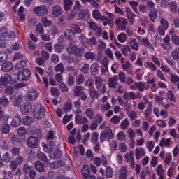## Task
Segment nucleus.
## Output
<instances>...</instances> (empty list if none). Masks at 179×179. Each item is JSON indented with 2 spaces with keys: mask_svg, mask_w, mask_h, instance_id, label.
Instances as JSON below:
<instances>
[{
  "mask_svg": "<svg viewBox=\"0 0 179 179\" xmlns=\"http://www.w3.org/2000/svg\"><path fill=\"white\" fill-rule=\"evenodd\" d=\"M33 170V167L31 166H30V164H26L24 165L23 167V173L24 174H27L29 173L30 171H31Z\"/></svg>",
  "mask_w": 179,
  "mask_h": 179,
  "instance_id": "61",
  "label": "nucleus"
},
{
  "mask_svg": "<svg viewBox=\"0 0 179 179\" xmlns=\"http://www.w3.org/2000/svg\"><path fill=\"white\" fill-rule=\"evenodd\" d=\"M31 75V71H30V70H29L28 69H25L23 70L22 73V72L18 73L17 78V80L20 81L29 80Z\"/></svg>",
  "mask_w": 179,
  "mask_h": 179,
  "instance_id": "6",
  "label": "nucleus"
},
{
  "mask_svg": "<svg viewBox=\"0 0 179 179\" xmlns=\"http://www.w3.org/2000/svg\"><path fill=\"white\" fill-rule=\"evenodd\" d=\"M118 82V79L115 77L110 78L108 80V87H115L117 86V83Z\"/></svg>",
  "mask_w": 179,
  "mask_h": 179,
  "instance_id": "38",
  "label": "nucleus"
},
{
  "mask_svg": "<svg viewBox=\"0 0 179 179\" xmlns=\"http://www.w3.org/2000/svg\"><path fill=\"white\" fill-rule=\"evenodd\" d=\"M0 106L8 107V106H9V99L5 96L0 98Z\"/></svg>",
  "mask_w": 179,
  "mask_h": 179,
  "instance_id": "49",
  "label": "nucleus"
},
{
  "mask_svg": "<svg viewBox=\"0 0 179 179\" xmlns=\"http://www.w3.org/2000/svg\"><path fill=\"white\" fill-rule=\"evenodd\" d=\"M0 82L3 86H8V85H15L16 80H12V76L6 74L0 78Z\"/></svg>",
  "mask_w": 179,
  "mask_h": 179,
  "instance_id": "8",
  "label": "nucleus"
},
{
  "mask_svg": "<svg viewBox=\"0 0 179 179\" xmlns=\"http://www.w3.org/2000/svg\"><path fill=\"white\" fill-rule=\"evenodd\" d=\"M53 146H55V143H54L52 141H48V145L43 147V150L45 152H51Z\"/></svg>",
  "mask_w": 179,
  "mask_h": 179,
  "instance_id": "39",
  "label": "nucleus"
},
{
  "mask_svg": "<svg viewBox=\"0 0 179 179\" xmlns=\"http://www.w3.org/2000/svg\"><path fill=\"white\" fill-rule=\"evenodd\" d=\"M27 143L29 148H31V149H36L38 146V138L34 136H30L27 140Z\"/></svg>",
  "mask_w": 179,
  "mask_h": 179,
  "instance_id": "11",
  "label": "nucleus"
},
{
  "mask_svg": "<svg viewBox=\"0 0 179 179\" xmlns=\"http://www.w3.org/2000/svg\"><path fill=\"white\" fill-rule=\"evenodd\" d=\"M33 115L36 120H41L45 115V108L44 106L38 104L33 109Z\"/></svg>",
  "mask_w": 179,
  "mask_h": 179,
  "instance_id": "1",
  "label": "nucleus"
},
{
  "mask_svg": "<svg viewBox=\"0 0 179 179\" xmlns=\"http://www.w3.org/2000/svg\"><path fill=\"white\" fill-rule=\"evenodd\" d=\"M121 51H122V54H123L124 57H128L129 54H131L132 52V50L131 49V47L128 45L122 48Z\"/></svg>",
  "mask_w": 179,
  "mask_h": 179,
  "instance_id": "43",
  "label": "nucleus"
},
{
  "mask_svg": "<svg viewBox=\"0 0 179 179\" xmlns=\"http://www.w3.org/2000/svg\"><path fill=\"white\" fill-rule=\"evenodd\" d=\"M171 139L166 138L164 137L162 138V139L160 140L159 146H160L161 148H169L171 145Z\"/></svg>",
  "mask_w": 179,
  "mask_h": 179,
  "instance_id": "21",
  "label": "nucleus"
},
{
  "mask_svg": "<svg viewBox=\"0 0 179 179\" xmlns=\"http://www.w3.org/2000/svg\"><path fill=\"white\" fill-rule=\"evenodd\" d=\"M32 107L31 103L29 102L24 103L20 106V111L22 114H29L31 111Z\"/></svg>",
  "mask_w": 179,
  "mask_h": 179,
  "instance_id": "14",
  "label": "nucleus"
},
{
  "mask_svg": "<svg viewBox=\"0 0 179 179\" xmlns=\"http://www.w3.org/2000/svg\"><path fill=\"white\" fill-rule=\"evenodd\" d=\"M114 138V134L113 130L110 128L106 129L104 131H102L100 134V142L103 143L106 141H110Z\"/></svg>",
  "mask_w": 179,
  "mask_h": 179,
  "instance_id": "3",
  "label": "nucleus"
},
{
  "mask_svg": "<svg viewBox=\"0 0 179 179\" xmlns=\"http://www.w3.org/2000/svg\"><path fill=\"white\" fill-rule=\"evenodd\" d=\"M92 16L95 20H100L101 22H103V20H108V17L101 15V13L97 9L93 10Z\"/></svg>",
  "mask_w": 179,
  "mask_h": 179,
  "instance_id": "13",
  "label": "nucleus"
},
{
  "mask_svg": "<svg viewBox=\"0 0 179 179\" xmlns=\"http://www.w3.org/2000/svg\"><path fill=\"white\" fill-rule=\"evenodd\" d=\"M144 115L147 120V121H152V106H150L148 108L145 112H144Z\"/></svg>",
  "mask_w": 179,
  "mask_h": 179,
  "instance_id": "36",
  "label": "nucleus"
},
{
  "mask_svg": "<svg viewBox=\"0 0 179 179\" xmlns=\"http://www.w3.org/2000/svg\"><path fill=\"white\" fill-rule=\"evenodd\" d=\"M127 175H128V171L127 170V166H122L119 172V178L127 179Z\"/></svg>",
  "mask_w": 179,
  "mask_h": 179,
  "instance_id": "25",
  "label": "nucleus"
},
{
  "mask_svg": "<svg viewBox=\"0 0 179 179\" xmlns=\"http://www.w3.org/2000/svg\"><path fill=\"white\" fill-rule=\"evenodd\" d=\"M83 90H85V88H83L82 86H79V85L76 86L73 90L75 96H76L77 97H79V96L82 94L83 92H85Z\"/></svg>",
  "mask_w": 179,
  "mask_h": 179,
  "instance_id": "34",
  "label": "nucleus"
},
{
  "mask_svg": "<svg viewBox=\"0 0 179 179\" xmlns=\"http://www.w3.org/2000/svg\"><path fill=\"white\" fill-rule=\"evenodd\" d=\"M77 48H78V45L75 44V43H70L69 47L67 48L68 54L75 55Z\"/></svg>",
  "mask_w": 179,
  "mask_h": 179,
  "instance_id": "24",
  "label": "nucleus"
},
{
  "mask_svg": "<svg viewBox=\"0 0 179 179\" xmlns=\"http://www.w3.org/2000/svg\"><path fill=\"white\" fill-rule=\"evenodd\" d=\"M146 155V150L143 148H137L135 150V156L136 160H141V157H143Z\"/></svg>",
  "mask_w": 179,
  "mask_h": 179,
  "instance_id": "17",
  "label": "nucleus"
},
{
  "mask_svg": "<svg viewBox=\"0 0 179 179\" xmlns=\"http://www.w3.org/2000/svg\"><path fill=\"white\" fill-rule=\"evenodd\" d=\"M63 5L65 10H71L73 1L72 0H64Z\"/></svg>",
  "mask_w": 179,
  "mask_h": 179,
  "instance_id": "31",
  "label": "nucleus"
},
{
  "mask_svg": "<svg viewBox=\"0 0 179 179\" xmlns=\"http://www.w3.org/2000/svg\"><path fill=\"white\" fill-rule=\"evenodd\" d=\"M75 121L76 124H86L89 120H87V117L80 115L75 117Z\"/></svg>",
  "mask_w": 179,
  "mask_h": 179,
  "instance_id": "32",
  "label": "nucleus"
},
{
  "mask_svg": "<svg viewBox=\"0 0 179 179\" xmlns=\"http://www.w3.org/2000/svg\"><path fill=\"white\" fill-rule=\"evenodd\" d=\"M42 24L44 26V27H50L52 24V22L47 17H43L41 19Z\"/></svg>",
  "mask_w": 179,
  "mask_h": 179,
  "instance_id": "44",
  "label": "nucleus"
},
{
  "mask_svg": "<svg viewBox=\"0 0 179 179\" xmlns=\"http://www.w3.org/2000/svg\"><path fill=\"white\" fill-rule=\"evenodd\" d=\"M115 25L118 30H120V31H124L127 30L128 21L126 20V18L119 17L115 20Z\"/></svg>",
  "mask_w": 179,
  "mask_h": 179,
  "instance_id": "4",
  "label": "nucleus"
},
{
  "mask_svg": "<svg viewBox=\"0 0 179 179\" xmlns=\"http://www.w3.org/2000/svg\"><path fill=\"white\" fill-rule=\"evenodd\" d=\"M33 10L34 13L37 15L39 17H43L48 15V7H47L45 4L36 6L34 8Z\"/></svg>",
  "mask_w": 179,
  "mask_h": 179,
  "instance_id": "2",
  "label": "nucleus"
},
{
  "mask_svg": "<svg viewBox=\"0 0 179 179\" xmlns=\"http://www.w3.org/2000/svg\"><path fill=\"white\" fill-rule=\"evenodd\" d=\"M149 17L151 22H155V19H157V11L156 9L150 10L149 13Z\"/></svg>",
  "mask_w": 179,
  "mask_h": 179,
  "instance_id": "45",
  "label": "nucleus"
},
{
  "mask_svg": "<svg viewBox=\"0 0 179 179\" xmlns=\"http://www.w3.org/2000/svg\"><path fill=\"white\" fill-rule=\"evenodd\" d=\"M91 142L92 143H99V133L94 131L92 134L91 137Z\"/></svg>",
  "mask_w": 179,
  "mask_h": 179,
  "instance_id": "55",
  "label": "nucleus"
},
{
  "mask_svg": "<svg viewBox=\"0 0 179 179\" xmlns=\"http://www.w3.org/2000/svg\"><path fill=\"white\" fill-rule=\"evenodd\" d=\"M129 3L135 13H139V10H138V5H139V3H138V1H129Z\"/></svg>",
  "mask_w": 179,
  "mask_h": 179,
  "instance_id": "48",
  "label": "nucleus"
},
{
  "mask_svg": "<svg viewBox=\"0 0 179 179\" xmlns=\"http://www.w3.org/2000/svg\"><path fill=\"white\" fill-rule=\"evenodd\" d=\"M22 124V118L19 115H15L13 117V120L11 122L12 127H14V128H17V127H19Z\"/></svg>",
  "mask_w": 179,
  "mask_h": 179,
  "instance_id": "22",
  "label": "nucleus"
},
{
  "mask_svg": "<svg viewBox=\"0 0 179 179\" xmlns=\"http://www.w3.org/2000/svg\"><path fill=\"white\" fill-rule=\"evenodd\" d=\"M178 54H179V48H178L174 49V50L172 52L171 57H172L173 59H174V61H177V59H178V58H179Z\"/></svg>",
  "mask_w": 179,
  "mask_h": 179,
  "instance_id": "62",
  "label": "nucleus"
},
{
  "mask_svg": "<svg viewBox=\"0 0 179 179\" xmlns=\"http://www.w3.org/2000/svg\"><path fill=\"white\" fill-rule=\"evenodd\" d=\"M3 160L5 163H9L12 160V155L8 152H6L3 155Z\"/></svg>",
  "mask_w": 179,
  "mask_h": 179,
  "instance_id": "60",
  "label": "nucleus"
},
{
  "mask_svg": "<svg viewBox=\"0 0 179 179\" xmlns=\"http://www.w3.org/2000/svg\"><path fill=\"white\" fill-rule=\"evenodd\" d=\"M123 99L124 100H136V99H141V94L137 92L135 94L134 92H124L123 94Z\"/></svg>",
  "mask_w": 179,
  "mask_h": 179,
  "instance_id": "10",
  "label": "nucleus"
},
{
  "mask_svg": "<svg viewBox=\"0 0 179 179\" xmlns=\"http://www.w3.org/2000/svg\"><path fill=\"white\" fill-rule=\"evenodd\" d=\"M85 115L90 120H93L94 118V112L93 111V108H89L85 110Z\"/></svg>",
  "mask_w": 179,
  "mask_h": 179,
  "instance_id": "42",
  "label": "nucleus"
},
{
  "mask_svg": "<svg viewBox=\"0 0 179 179\" xmlns=\"http://www.w3.org/2000/svg\"><path fill=\"white\" fill-rule=\"evenodd\" d=\"M55 72H60V73H62L65 69H64V65L62 63H59L55 67Z\"/></svg>",
  "mask_w": 179,
  "mask_h": 179,
  "instance_id": "63",
  "label": "nucleus"
},
{
  "mask_svg": "<svg viewBox=\"0 0 179 179\" xmlns=\"http://www.w3.org/2000/svg\"><path fill=\"white\" fill-rule=\"evenodd\" d=\"M146 86L142 82L135 83L133 85L130 86L131 90H135V89H138L139 92H143Z\"/></svg>",
  "mask_w": 179,
  "mask_h": 179,
  "instance_id": "19",
  "label": "nucleus"
},
{
  "mask_svg": "<svg viewBox=\"0 0 179 179\" xmlns=\"http://www.w3.org/2000/svg\"><path fill=\"white\" fill-rule=\"evenodd\" d=\"M85 76L80 74L78 76L76 80V85H82L85 82Z\"/></svg>",
  "mask_w": 179,
  "mask_h": 179,
  "instance_id": "58",
  "label": "nucleus"
},
{
  "mask_svg": "<svg viewBox=\"0 0 179 179\" xmlns=\"http://www.w3.org/2000/svg\"><path fill=\"white\" fill-rule=\"evenodd\" d=\"M95 85L96 89L100 90L101 93H106V90H107V87H106V85L103 83V79L97 78L95 80Z\"/></svg>",
  "mask_w": 179,
  "mask_h": 179,
  "instance_id": "12",
  "label": "nucleus"
},
{
  "mask_svg": "<svg viewBox=\"0 0 179 179\" xmlns=\"http://www.w3.org/2000/svg\"><path fill=\"white\" fill-rule=\"evenodd\" d=\"M125 12L129 24H131V26H134V22L135 21V17H136V15H135V13L133 12L129 7H127L125 8Z\"/></svg>",
  "mask_w": 179,
  "mask_h": 179,
  "instance_id": "9",
  "label": "nucleus"
},
{
  "mask_svg": "<svg viewBox=\"0 0 179 179\" xmlns=\"http://www.w3.org/2000/svg\"><path fill=\"white\" fill-rule=\"evenodd\" d=\"M127 115L129 117L131 121H134V120L138 117V113H136L135 110H129L127 112Z\"/></svg>",
  "mask_w": 179,
  "mask_h": 179,
  "instance_id": "51",
  "label": "nucleus"
},
{
  "mask_svg": "<svg viewBox=\"0 0 179 179\" xmlns=\"http://www.w3.org/2000/svg\"><path fill=\"white\" fill-rule=\"evenodd\" d=\"M78 20L80 19L81 20H87L90 17V13L87 10H81L79 11Z\"/></svg>",
  "mask_w": 179,
  "mask_h": 179,
  "instance_id": "15",
  "label": "nucleus"
},
{
  "mask_svg": "<svg viewBox=\"0 0 179 179\" xmlns=\"http://www.w3.org/2000/svg\"><path fill=\"white\" fill-rule=\"evenodd\" d=\"M101 64L103 66V68H102V72H107V71H108V59L107 57H103Z\"/></svg>",
  "mask_w": 179,
  "mask_h": 179,
  "instance_id": "37",
  "label": "nucleus"
},
{
  "mask_svg": "<svg viewBox=\"0 0 179 179\" xmlns=\"http://www.w3.org/2000/svg\"><path fill=\"white\" fill-rule=\"evenodd\" d=\"M146 148L148 152H153V149H155V141H148L145 143Z\"/></svg>",
  "mask_w": 179,
  "mask_h": 179,
  "instance_id": "50",
  "label": "nucleus"
},
{
  "mask_svg": "<svg viewBox=\"0 0 179 179\" xmlns=\"http://www.w3.org/2000/svg\"><path fill=\"white\" fill-rule=\"evenodd\" d=\"M62 12L63 10L61 6L56 5L52 7V15L53 17H59V16H61V15H62Z\"/></svg>",
  "mask_w": 179,
  "mask_h": 179,
  "instance_id": "16",
  "label": "nucleus"
},
{
  "mask_svg": "<svg viewBox=\"0 0 179 179\" xmlns=\"http://www.w3.org/2000/svg\"><path fill=\"white\" fill-rule=\"evenodd\" d=\"M124 158L126 159V162H131V160L135 159V152H134V150H130L129 152H127L124 155Z\"/></svg>",
  "mask_w": 179,
  "mask_h": 179,
  "instance_id": "30",
  "label": "nucleus"
},
{
  "mask_svg": "<svg viewBox=\"0 0 179 179\" xmlns=\"http://www.w3.org/2000/svg\"><path fill=\"white\" fill-rule=\"evenodd\" d=\"M22 101H23V94H20L14 99V104H15V106L16 107H19V106H20V104H22Z\"/></svg>",
  "mask_w": 179,
  "mask_h": 179,
  "instance_id": "40",
  "label": "nucleus"
},
{
  "mask_svg": "<svg viewBox=\"0 0 179 179\" xmlns=\"http://www.w3.org/2000/svg\"><path fill=\"white\" fill-rule=\"evenodd\" d=\"M168 99L170 101H173L176 103V96H174V93L171 90H169L167 93Z\"/></svg>",
  "mask_w": 179,
  "mask_h": 179,
  "instance_id": "64",
  "label": "nucleus"
},
{
  "mask_svg": "<svg viewBox=\"0 0 179 179\" xmlns=\"http://www.w3.org/2000/svg\"><path fill=\"white\" fill-rule=\"evenodd\" d=\"M22 124L23 125H25L27 127H29V125H31L33 124V118L26 116L22 119Z\"/></svg>",
  "mask_w": 179,
  "mask_h": 179,
  "instance_id": "41",
  "label": "nucleus"
},
{
  "mask_svg": "<svg viewBox=\"0 0 179 179\" xmlns=\"http://www.w3.org/2000/svg\"><path fill=\"white\" fill-rule=\"evenodd\" d=\"M156 173L157 176H159V179H164V169H163V166L162 164H159L156 169Z\"/></svg>",
  "mask_w": 179,
  "mask_h": 179,
  "instance_id": "26",
  "label": "nucleus"
},
{
  "mask_svg": "<svg viewBox=\"0 0 179 179\" xmlns=\"http://www.w3.org/2000/svg\"><path fill=\"white\" fill-rule=\"evenodd\" d=\"M13 69V64L10 62H6L1 64V71L3 72H10Z\"/></svg>",
  "mask_w": 179,
  "mask_h": 179,
  "instance_id": "18",
  "label": "nucleus"
},
{
  "mask_svg": "<svg viewBox=\"0 0 179 179\" xmlns=\"http://www.w3.org/2000/svg\"><path fill=\"white\" fill-rule=\"evenodd\" d=\"M129 45L134 51H138V50H139V43L136 42V39L135 38L130 39Z\"/></svg>",
  "mask_w": 179,
  "mask_h": 179,
  "instance_id": "28",
  "label": "nucleus"
},
{
  "mask_svg": "<svg viewBox=\"0 0 179 179\" xmlns=\"http://www.w3.org/2000/svg\"><path fill=\"white\" fill-rule=\"evenodd\" d=\"M26 66H27V61L22 60V61L18 62L15 64V69H17V71H20V70L23 69V68H26Z\"/></svg>",
  "mask_w": 179,
  "mask_h": 179,
  "instance_id": "29",
  "label": "nucleus"
},
{
  "mask_svg": "<svg viewBox=\"0 0 179 179\" xmlns=\"http://www.w3.org/2000/svg\"><path fill=\"white\" fill-rule=\"evenodd\" d=\"M137 39L145 47H150V42L147 38H143L141 40V36H137Z\"/></svg>",
  "mask_w": 179,
  "mask_h": 179,
  "instance_id": "53",
  "label": "nucleus"
},
{
  "mask_svg": "<svg viewBox=\"0 0 179 179\" xmlns=\"http://www.w3.org/2000/svg\"><path fill=\"white\" fill-rule=\"evenodd\" d=\"M110 109H111V106L108 102H106V103H103L101 106V110L102 113H104L105 111H108V110H110Z\"/></svg>",
  "mask_w": 179,
  "mask_h": 179,
  "instance_id": "56",
  "label": "nucleus"
},
{
  "mask_svg": "<svg viewBox=\"0 0 179 179\" xmlns=\"http://www.w3.org/2000/svg\"><path fill=\"white\" fill-rule=\"evenodd\" d=\"M64 37L66 40H69V41H71L73 40V38L75 37V32H73L71 29H66L64 32Z\"/></svg>",
  "mask_w": 179,
  "mask_h": 179,
  "instance_id": "23",
  "label": "nucleus"
},
{
  "mask_svg": "<svg viewBox=\"0 0 179 179\" xmlns=\"http://www.w3.org/2000/svg\"><path fill=\"white\" fill-rule=\"evenodd\" d=\"M34 166L36 171L39 173H44V171H45V164L40 161L35 162Z\"/></svg>",
  "mask_w": 179,
  "mask_h": 179,
  "instance_id": "20",
  "label": "nucleus"
},
{
  "mask_svg": "<svg viewBox=\"0 0 179 179\" xmlns=\"http://www.w3.org/2000/svg\"><path fill=\"white\" fill-rule=\"evenodd\" d=\"M85 86H86V87H88L89 90H91L94 86V80L92 78H89L85 81Z\"/></svg>",
  "mask_w": 179,
  "mask_h": 179,
  "instance_id": "47",
  "label": "nucleus"
},
{
  "mask_svg": "<svg viewBox=\"0 0 179 179\" xmlns=\"http://www.w3.org/2000/svg\"><path fill=\"white\" fill-rule=\"evenodd\" d=\"M71 30L73 31V32L75 34V33H77V34H80L82 33V29H80V27L77 25V24H72L71 26Z\"/></svg>",
  "mask_w": 179,
  "mask_h": 179,
  "instance_id": "57",
  "label": "nucleus"
},
{
  "mask_svg": "<svg viewBox=\"0 0 179 179\" xmlns=\"http://www.w3.org/2000/svg\"><path fill=\"white\" fill-rule=\"evenodd\" d=\"M64 162H62L61 160H57L50 164V167L51 169H58V167H62V166H64Z\"/></svg>",
  "mask_w": 179,
  "mask_h": 179,
  "instance_id": "33",
  "label": "nucleus"
},
{
  "mask_svg": "<svg viewBox=\"0 0 179 179\" xmlns=\"http://www.w3.org/2000/svg\"><path fill=\"white\" fill-rule=\"evenodd\" d=\"M17 132L19 136H25L26 134H27V130L24 127H20Z\"/></svg>",
  "mask_w": 179,
  "mask_h": 179,
  "instance_id": "59",
  "label": "nucleus"
},
{
  "mask_svg": "<svg viewBox=\"0 0 179 179\" xmlns=\"http://www.w3.org/2000/svg\"><path fill=\"white\" fill-rule=\"evenodd\" d=\"M61 156H62V153L59 150H56L55 152H51L50 154V157H52V159H59Z\"/></svg>",
  "mask_w": 179,
  "mask_h": 179,
  "instance_id": "54",
  "label": "nucleus"
},
{
  "mask_svg": "<svg viewBox=\"0 0 179 179\" xmlns=\"http://www.w3.org/2000/svg\"><path fill=\"white\" fill-rule=\"evenodd\" d=\"M117 40L120 43H125L127 41V34L124 32L119 34Z\"/></svg>",
  "mask_w": 179,
  "mask_h": 179,
  "instance_id": "52",
  "label": "nucleus"
},
{
  "mask_svg": "<svg viewBox=\"0 0 179 179\" xmlns=\"http://www.w3.org/2000/svg\"><path fill=\"white\" fill-rule=\"evenodd\" d=\"M120 63L122 64V68L126 72H129L131 69V64L129 61L124 62V58L120 59Z\"/></svg>",
  "mask_w": 179,
  "mask_h": 179,
  "instance_id": "27",
  "label": "nucleus"
},
{
  "mask_svg": "<svg viewBox=\"0 0 179 179\" xmlns=\"http://www.w3.org/2000/svg\"><path fill=\"white\" fill-rule=\"evenodd\" d=\"M40 93L37 90H31L27 92L26 97L29 101H36L38 99Z\"/></svg>",
  "mask_w": 179,
  "mask_h": 179,
  "instance_id": "7",
  "label": "nucleus"
},
{
  "mask_svg": "<svg viewBox=\"0 0 179 179\" xmlns=\"http://www.w3.org/2000/svg\"><path fill=\"white\" fill-rule=\"evenodd\" d=\"M106 177L108 178H113V176L114 174V171H113V168L110 166H106Z\"/></svg>",
  "mask_w": 179,
  "mask_h": 179,
  "instance_id": "35",
  "label": "nucleus"
},
{
  "mask_svg": "<svg viewBox=\"0 0 179 179\" xmlns=\"http://www.w3.org/2000/svg\"><path fill=\"white\" fill-rule=\"evenodd\" d=\"M1 132L2 134H9V132H10V126L9 125V124L8 123L3 124L1 127Z\"/></svg>",
  "mask_w": 179,
  "mask_h": 179,
  "instance_id": "46",
  "label": "nucleus"
},
{
  "mask_svg": "<svg viewBox=\"0 0 179 179\" xmlns=\"http://www.w3.org/2000/svg\"><path fill=\"white\" fill-rule=\"evenodd\" d=\"M6 37H8V29L5 27H0V47L3 48L6 47V41L5 39Z\"/></svg>",
  "mask_w": 179,
  "mask_h": 179,
  "instance_id": "5",
  "label": "nucleus"
}]
</instances>
